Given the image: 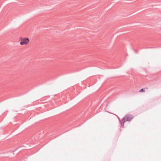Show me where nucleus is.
<instances>
[{
  "label": "nucleus",
  "mask_w": 161,
  "mask_h": 161,
  "mask_svg": "<svg viewBox=\"0 0 161 161\" xmlns=\"http://www.w3.org/2000/svg\"><path fill=\"white\" fill-rule=\"evenodd\" d=\"M121 125H122L123 126L124 123V122H123V124H122V122H121Z\"/></svg>",
  "instance_id": "obj_4"
},
{
  "label": "nucleus",
  "mask_w": 161,
  "mask_h": 161,
  "mask_svg": "<svg viewBox=\"0 0 161 161\" xmlns=\"http://www.w3.org/2000/svg\"><path fill=\"white\" fill-rule=\"evenodd\" d=\"M133 118V117L130 115H125L124 118V120L125 121H130Z\"/></svg>",
  "instance_id": "obj_2"
},
{
  "label": "nucleus",
  "mask_w": 161,
  "mask_h": 161,
  "mask_svg": "<svg viewBox=\"0 0 161 161\" xmlns=\"http://www.w3.org/2000/svg\"><path fill=\"white\" fill-rule=\"evenodd\" d=\"M20 39L21 42L20 43L21 45H27L29 42V39L28 38H21Z\"/></svg>",
  "instance_id": "obj_1"
},
{
  "label": "nucleus",
  "mask_w": 161,
  "mask_h": 161,
  "mask_svg": "<svg viewBox=\"0 0 161 161\" xmlns=\"http://www.w3.org/2000/svg\"><path fill=\"white\" fill-rule=\"evenodd\" d=\"M144 92V91L143 89H141L140 91V92Z\"/></svg>",
  "instance_id": "obj_3"
}]
</instances>
